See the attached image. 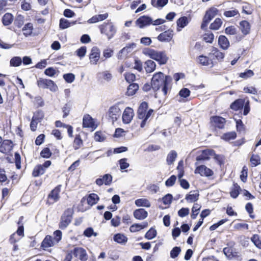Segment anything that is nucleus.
<instances>
[{"instance_id":"nucleus-1","label":"nucleus","mask_w":261,"mask_h":261,"mask_svg":"<svg viewBox=\"0 0 261 261\" xmlns=\"http://www.w3.org/2000/svg\"><path fill=\"white\" fill-rule=\"evenodd\" d=\"M172 78L164 76L161 72L154 74L151 79V87L154 92L161 89L164 96H166L171 89Z\"/></svg>"},{"instance_id":"nucleus-2","label":"nucleus","mask_w":261,"mask_h":261,"mask_svg":"<svg viewBox=\"0 0 261 261\" xmlns=\"http://www.w3.org/2000/svg\"><path fill=\"white\" fill-rule=\"evenodd\" d=\"M143 53L157 61L160 65L165 64L168 60L165 52L163 51H157L147 48L143 50Z\"/></svg>"},{"instance_id":"nucleus-3","label":"nucleus","mask_w":261,"mask_h":261,"mask_svg":"<svg viewBox=\"0 0 261 261\" xmlns=\"http://www.w3.org/2000/svg\"><path fill=\"white\" fill-rule=\"evenodd\" d=\"M218 10L215 7H211L205 11L200 27L202 30L207 29L208 24L218 14Z\"/></svg>"},{"instance_id":"nucleus-4","label":"nucleus","mask_w":261,"mask_h":261,"mask_svg":"<svg viewBox=\"0 0 261 261\" xmlns=\"http://www.w3.org/2000/svg\"><path fill=\"white\" fill-rule=\"evenodd\" d=\"M73 214V210L71 208H67L64 212L59 223L60 228L64 229L69 225L71 222Z\"/></svg>"},{"instance_id":"nucleus-5","label":"nucleus","mask_w":261,"mask_h":261,"mask_svg":"<svg viewBox=\"0 0 261 261\" xmlns=\"http://www.w3.org/2000/svg\"><path fill=\"white\" fill-rule=\"evenodd\" d=\"M100 33L105 34L108 40L112 38L116 33V29L112 22L103 23L99 27Z\"/></svg>"},{"instance_id":"nucleus-6","label":"nucleus","mask_w":261,"mask_h":261,"mask_svg":"<svg viewBox=\"0 0 261 261\" xmlns=\"http://www.w3.org/2000/svg\"><path fill=\"white\" fill-rule=\"evenodd\" d=\"M39 87L43 89H49L51 91L56 92L58 90V86L51 80L39 79L37 81Z\"/></svg>"},{"instance_id":"nucleus-7","label":"nucleus","mask_w":261,"mask_h":261,"mask_svg":"<svg viewBox=\"0 0 261 261\" xmlns=\"http://www.w3.org/2000/svg\"><path fill=\"white\" fill-rule=\"evenodd\" d=\"M153 22V19L148 15H142L136 20V24L140 29H143L150 25Z\"/></svg>"},{"instance_id":"nucleus-8","label":"nucleus","mask_w":261,"mask_h":261,"mask_svg":"<svg viewBox=\"0 0 261 261\" xmlns=\"http://www.w3.org/2000/svg\"><path fill=\"white\" fill-rule=\"evenodd\" d=\"M74 256L81 261H86L88 259V255L85 249L82 247H75L72 250Z\"/></svg>"},{"instance_id":"nucleus-9","label":"nucleus","mask_w":261,"mask_h":261,"mask_svg":"<svg viewBox=\"0 0 261 261\" xmlns=\"http://www.w3.org/2000/svg\"><path fill=\"white\" fill-rule=\"evenodd\" d=\"M173 31L170 29L160 34L157 37L158 40L160 42H170L173 36Z\"/></svg>"},{"instance_id":"nucleus-10","label":"nucleus","mask_w":261,"mask_h":261,"mask_svg":"<svg viewBox=\"0 0 261 261\" xmlns=\"http://www.w3.org/2000/svg\"><path fill=\"white\" fill-rule=\"evenodd\" d=\"M121 115V110L117 103L111 107L109 110V116L112 119L113 122L117 120Z\"/></svg>"},{"instance_id":"nucleus-11","label":"nucleus","mask_w":261,"mask_h":261,"mask_svg":"<svg viewBox=\"0 0 261 261\" xmlns=\"http://www.w3.org/2000/svg\"><path fill=\"white\" fill-rule=\"evenodd\" d=\"M100 50L97 46H93L89 54V59L91 64H96L100 58Z\"/></svg>"},{"instance_id":"nucleus-12","label":"nucleus","mask_w":261,"mask_h":261,"mask_svg":"<svg viewBox=\"0 0 261 261\" xmlns=\"http://www.w3.org/2000/svg\"><path fill=\"white\" fill-rule=\"evenodd\" d=\"M134 116V111L130 107H127L124 111L122 115V121L124 123L128 124L133 119Z\"/></svg>"},{"instance_id":"nucleus-13","label":"nucleus","mask_w":261,"mask_h":261,"mask_svg":"<svg viewBox=\"0 0 261 261\" xmlns=\"http://www.w3.org/2000/svg\"><path fill=\"white\" fill-rule=\"evenodd\" d=\"M194 172L195 174H199L202 176H210L213 174V171L204 165L197 167Z\"/></svg>"},{"instance_id":"nucleus-14","label":"nucleus","mask_w":261,"mask_h":261,"mask_svg":"<svg viewBox=\"0 0 261 261\" xmlns=\"http://www.w3.org/2000/svg\"><path fill=\"white\" fill-rule=\"evenodd\" d=\"M13 143L11 140H4L2 141L0 145V152L7 154L12 149Z\"/></svg>"},{"instance_id":"nucleus-15","label":"nucleus","mask_w":261,"mask_h":261,"mask_svg":"<svg viewBox=\"0 0 261 261\" xmlns=\"http://www.w3.org/2000/svg\"><path fill=\"white\" fill-rule=\"evenodd\" d=\"M112 74L109 71L99 72L97 74V78L100 82H109L112 79Z\"/></svg>"},{"instance_id":"nucleus-16","label":"nucleus","mask_w":261,"mask_h":261,"mask_svg":"<svg viewBox=\"0 0 261 261\" xmlns=\"http://www.w3.org/2000/svg\"><path fill=\"white\" fill-rule=\"evenodd\" d=\"M214 151L211 149H205L202 150L201 153L196 158V160L197 162H201L205 160H208L210 159V156L213 155Z\"/></svg>"},{"instance_id":"nucleus-17","label":"nucleus","mask_w":261,"mask_h":261,"mask_svg":"<svg viewBox=\"0 0 261 261\" xmlns=\"http://www.w3.org/2000/svg\"><path fill=\"white\" fill-rule=\"evenodd\" d=\"M56 244L53 238L49 235H47L42 242L41 247L45 250L47 248L54 246Z\"/></svg>"},{"instance_id":"nucleus-18","label":"nucleus","mask_w":261,"mask_h":261,"mask_svg":"<svg viewBox=\"0 0 261 261\" xmlns=\"http://www.w3.org/2000/svg\"><path fill=\"white\" fill-rule=\"evenodd\" d=\"M211 121L215 127L221 129L224 127L226 122L224 118L218 116L212 117L211 118Z\"/></svg>"},{"instance_id":"nucleus-19","label":"nucleus","mask_w":261,"mask_h":261,"mask_svg":"<svg viewBox=\"0 0 261 261\" xmlns=\"http://www.w3.org/2000/svg\"><path fill=\"white\" fill-rule=\"evenodd\" d=\"M218 44L220 47L223 49L226 50L230 46L229 41L225 35H220L218 39Z\"/></svg>"},{"instance_id":"nucleus-20","label":"nucleus","mask_w":261,"mask_h":261,"mask_svg":"<svg viewBox=\"0 0 261 261\" xmlns=\"http://www.w3.org/2000/svg\"><path fill=\"white\" fill-rule=\"evenodd\" d=\"M191 18L187 16H181L176 21L177 31L179 32L181 30L186 27L189 23Z\"/></svg>"},{"instance_id":"nucleus-21","label":"nucleus","mask_w":261,"mask_h":261,"mask_svg":"<svg viewBox=\"0 0 261 261\" xmlns=\"http://www.w3.org/2000/svg\"><path fill=\"white\" fill-rule=\"evenodd\" d=\"M209 56L211 58L213 56V59H216L219 61H221L224 58V53L220 51L218 48L213 46L211 50V53L209 54Z\"/></svg>"},{"instance_id":"nucleus-22","label":"nucleus","mask_w":261,"mask_h":261,"mask_svg":"<svg viewBox=\"0 0 261 261\" xmlns=\"http://www.w3.org/2000/svg\"><path fill=\"white\" fill-rule=\"evenodd\" d=\"M148 109V103L145 102H142L138 109V117L139 119H142L145 117L147 115L146 111Z\"/></svg>"},{"instance_id":"nucleus-23","label":"nucleus","mask_w":261,"mask_h":261,"mask_svg":"<svg viewBox=\"0 0 261 261\" xmlns=\"http://www.w3.org/2000/svg\"><path fill=\"white\" fill-rule=\"evenodd\" d=\"M83 126L84 127L96 128L93 119L89 115L84 116L83 120Z\"/></svg>"},{"instance_id":"nucleus-24","label":"nucleus","mask_w":261,"mask_h":261,"mask_svg":"<svg viewBox=\"0 0 261 261\" xmlns=\"http://www.w3.org/2000/svg\"><path fill=\"white\" fill-rule=\"evenodd\" d=\"M245 99L241 98L236 99L230 105V108L236 111L242 110L245 104Z\"/></svg>"},{"instance_id":"nucleus-25","label":"nucleus","mask_w":261,"mask_h":261,"mask_svg":"<svg viewBox=\"0 0 261 261\" xmlns=\"http://www.w3.org/2000/svg\"><path fill=\"white\" fill-rule=\"evenodd\" d=\"M61 187L62 186L60 185L57 186L49 194L48 197L53 199L55 202L57 201L60 198L59 193L61 191Z\"/></svg>"},{"instance_id":"nucleus-26","label":"nucleus","mask_w":261,"mask_h":261,"mask_svg":"<svg viewBox=\"0 0 261 261\" xmlns=\"http://www.w3.org/2000/svg\"><path fill=\"white\" fill-rule=\"evenodd\" d=\"M240 29L244 35H247L250 33L251 25L247 20H242L240 22Z\"/></svg>"},{"instance_id":"nucleus-27","label":"nucleus","mask_w":261,"mask_h":261,"mask_svg":"<svg viewBox=\"0 0 261 261\" xmlns=\"http://www.w3.org/2000/svg\"><path fill=\"white\" fill-rule=\"evenodd\" d=\"M148 216V213L143 208H139L134 212V216L138 220H143Z\"/></svg>"},{"instance_id":"nucleus-28","label":"nucleus","mask_w":261,"mask_h":261,"mask_svg":"<svg viewBox=\"0 0 261 261\" xmlns=\"http://www.w3.org/2000/svg\"><path fill=\"white\" fill-rule=\"evenodd\" d=\"M33 24L31 22H28L23 27L22 30L23 32V34L26 37L30 36L32 34L33 30Z\"/></svg>"},{"instance_id":"nucleus-29","label":"nucleus","mask_w":261,"mask_h":261,"mask_svg":"<svg viewBox=\"0 0 261 261\" xmlns=\"http://www.w3.org/2000/svg\"><path fill=\"white\" fill-rule=\"evenodd\" d=\"M13 16L11 13H7L2 17V21L4 25L7 26L11 24L13 20Z\"/></svg>"},{"instance_id":"nucleus-30","label":"nucleus","mask_w":261,"mask_h":261,"mask_svg":"<svg viewBox=\"0 0 261 261\" xmlns=\"http://www.w3.org/2000/svg\"><path fill=\"white\" fill-rule=\"evenodd\" d=\"M198 197L199 193L197 191H191L189 194L186 195V199L189 202H193L198 200Z\"/></svg>"},{"instance_id":"nucleus-31","label":"nucleus","mask_w":261,"mask_h":261,"mask_svg":"<svg viewBox=\"0 0 261 261\" xmlns=\"http://www.w3.org/2000/svg\"><path fill=\"white\" fill-rule=\"evenodd\" d=\"M45 171L44 167L41 165H38L34 167L32 172V175L34 177H38L43 175Z\"/></svg>"},{"instance_id":"nucleus-32","label":"nucleus","mask_w":261,"mask_h":261,"mask_svg":"<svg viewBox=\"0 0 261 261\" xmlns=\"http://www.w3.org/2000/svg\"><path fill=\"white\" fill-rule=\"evenodd\" d=\"M177 156V152L175 150H171L167 155L166 159L167 164L168 165H171L173 164Z\"/></svg>"},{"instance_id":"nucleus-33","label":"nucleus","mask_w":261,"mask_h":261,"mask_svg":"<svg viewBox=\"0 0 261 261\" xmlns=\"http://www.w3.org/2000/svg\"><path fill=\"white\" fill-rule=\"evenodd\" d=\"M99 198L98 196L94 193L90 194L87 198V202L89 205H93L97 203Z\"/></svg>"},{"instance_id":"nucleus-34","label":"nucleus","mask_w":261,"mask_h":261,"mask_svg":"<svg viewBox=\"0 0 261 261\" xmlns=\"http://www.w3.org/2000/svg\"><path fill=\"white\" fill-rule=\"evenodd\" d=\"M139 87L137 84L133 83L129 85L127 90V95L128 96H132L134 95L137 91L138 90Z\"/></svg>"},{"instance_id":"nucleus-35","label":"nucleus","mask_w":261,"mask_h":261,"mask_svg":"<svg viewBox=\"0 0 261 261\" xmlns=\"http://www.w3.org/2000/svg\"><path fill=\"white\" fill-rule=\"evenodd\" d=\"M168 3V0H151V4L155 8H163Z\"/></svg>"},{"instance_id":"nucleus-36","label":"nucleus","mask_w":261,"mask_h":261,"mask_svg":"<svg viewBox=\"0 0 261 261\" xmlns=\"http://www.w3.org/2000/svg\"><path fill=\"white\" fill-rule=\"evenodd\" d=\"M135 204L138 206H144L146 207L150 206V203L147 199H138L135 200Z\"/></svg>"},{"instance_id":"nucleus-37","label":"nucleus","mask_w":261,"mask_h":261,"mask_svg":"<svg viewBox=\"0 0 261 261\" xmlns=\"http://www.w3.org/2000/svg\"><path fill=\"white\" fill-rule=\"evenodd\" d=\"M114 240L119 244H125L127 241V238L123 234L117 233L114 236Z\"/></svg>"},{"instance_id":"nucleus-38","label":"nucleus","mask_w":261,"mask_h":261,"mask_svg":"<svg viewBox=\"0 0 261 261\" xmlns=\"http://www.w3.org/2000/svg\"><path fill=\"white\" fill-rule=\"evenodd\" d=\"M222 21L220 18H217L210 25V29L212 30H218L221 27Z\"/></svg>"},{"instance_id":"nucleus-39","label":"nucleus","mask_w":261,"mask_h":261,"mask_svg":"<svg viewBox=\"0 0 261 261\" xmlns=\"http://www.w3.org/2000/svg\"><path fill=\"white\" fill-rule=\"evenodd\" d=\"M24 17L23 16L20 14H18L14 19V25L18 28H20L24 23Z\"/></svg>"},{"instance_id":"nucleus-40","label":"nucleus","mask_w":261,"mask_h":261,"mask_svg":"<svg viewBox=\"0 0 261 261\" xmlns=\"http://www.w3.org/2000/svg\"><path fill=\"white\" fill-rule=\"evenodd\" d=\"M70 27L69 20L64 18H61L59 20V28L64 30Z\"/></svg>"},{"instance_id":"nucleus-41","label":"nucleus","mask_w":261,"mask_h":261,"mask_svg":"<svg viewBox=\"0 0 261 261\" xmlns=\"http://www.w3.org/2000/svg\"><path fill=\"white\" fill-rule=\"evenodd\" d=\"M240 190V186L237 184H234L233 187L230 193L231 197L233 198H236L239 194Z\"/></svg>"},{"instance_id":"nucleus-42","label":"nucleus","mask_w":261,"mask_h":261,"mask_svg":"<svg viewBox=\"0 0 261 261\" xmlns=\"http://www.w3.org/2000/svg\"><path fill=\"white\" fill-rule=\"evenodd\" d=\"M214 39V35L212 32L205 33L203 35V40L206 43H212Z\"/></svg>"},{"instance_id":"nucleus-43","label":"nucleus","mask_w":261,"mask_h":261,"mask_svg":"<svg viewBox=\"0 0 261 261\" xmlns=\"http://www.w3.org/2000/svg\"><path fill=\"white\" fill-rule=\"evenodd\" d=\"M245 5L242 7V13L247 15H250L252 13V9L251 5L247 2H244Z\"/></svg>"},{"instance_id":"nucleus-44","label":"nucleus","mask_w":261,"mask_h":261,"mask_svg":"<svg viewBox=\"0 0 261 261\" xmlns=\"http://www.w3.org/2000/svg\"><path fill=\"white\" fill-rule=\"evenodd\" d=\"M237 137L236 133L234 132H231L225 133L223 135L222 138L226 141L234 139Z\"/></svg>"},{"instance_id":"nucleus-45","label":"nucleus","mask_w":261,"mask_h":261,"mask_svg":"<svg viewBox=\"0 0 261 261\" xmlns=\"http://www.w3.org/2000/svg\"><path fill=\"white\" fill-rule=\"evenodd\" d=\"M156 231L155 229L151 228L145 234V238L148 240H151L156 236Z\"/></svg>"},{"instance_id":"nucleus-46","label":"nucleus","mask_w":261,"mask_h":261,"mask_svg":"<svg viewBox=\"0 0 261 261\" xmlns=\"http://www.w3.org/2000/svg\"><path fill=\"white\" fill-rule=\"evenodd\" d=\"M201 206L198 203H194L192 208V214L191 216L192 219H195L197 215L198 214V211L200 209Z\"/></svg>"},{"instance_id":"nucleus-47","label":"nucleus","mask_w":261,"mask_h":261,"mask_svg":"<svg viewBox=\"0 0 261 261\" xmlns=\"http://www.w3.org/2000/svg\"><path fill=\"white\" fill-rule=\"evenodd\" d=\"M83 145V141L80 136H76L74 139L73 146L75 150L79 149Z\"/></svg>"},{"instance_id":"nucleus-48","label":"nucleus","mask_w":261,"mask_h":261,"mask_svg":"<svg viewBox=\"0 0 261 261\" xmlns=\"http://www.w3.org/2000/svg\"><path fill=\"white\" fill-rule=\"evenodd\" d=\"M181 252V248L179 247H174L171 250L170 255L172 258H175L178 256L180 252Z\"/></svg>"},{"instance_id":"nucleus-49","label":"nucleus","mask_w":261,"mask_h":261,"mask_svg":"<svg viewBox=\"0 0 261 261\" xmlns=\"http://www.w3.org/2000/svg\"><path fill=\"white\" fill-rule=\"evenodd\" d=\"M21 58L19 56H15L10 61V65H21Z\"/></svg>"},{"instance_id":"nucleus-50","label":"nucleus","mask_w":261,"mask_h":261,"mask_svg":"<svg viewBox=\"0 0 261 261\" xmlns=\"http://www.w3.org/2000/svg\"><path fill=\"white\" fill-rule=\"evenodd\" d=\"M86 51L87 47L85 46H83L78 48L76 50L75 53L77 56H78L80 58H82L85 56Z\"/></svg>"},{"instance_id":"nucleus-51","label":"nucleus","mask_w":261,"mask_h":261,"mask_svg":"<svg viewBox=\"0 0 261 261\" xmlns=\"http://www.w3.org/2000/svg\"><path fill=\"white\" fill-rule=\"evenodd\" d=\"M225 33L227 35H233L237 34V30L234 26L231 25L225 28Z\"/></svg>"},{"instance_id":"nucleus-52","label":"nucleus","mask_w":261,"mask_h":261,"mask_svg":"<svg viewBox=\"0 0 261 261\" xmlns=\"http://www.w3.org/2000/svg\"><path fill=\"white\" fill-rule=\"evenodd\" d=\"M63 79L67 83H71L75 79V75L71 73L64 74L63 75Z\"/></svg>"},{"instance_id":"nucleus-53","label":"nucleus","mask_w":261,"mask_h":261,"mask_svg":"<svg viewBox=\"0 0 261 261\" xmlns=\"http://www.w3.org/2000/svg\"><path fill=\"white\" fill-rule=\"evenodd\" d=\"M254 74L253 72L251 70H247L244 72H241L239 74V76L241 78L246 79L250 77Z\"/></svg>"},{"instance_id":"nucleus-54","label":"nucleus","mask_w":261,"mask_h":261,"mask_svg":"<svg viewBox=\"0 0 261 261\" xmlns=\"http://www.w3.org/2000/svg\"><path fill=\"white\" fill-rule=\"evenodd\" d=\"M250 162L253 166H256L260 164L259 156L258 155L253 154L250 158Z\"/></svg>"},{"instance_id":"nucleus-55","label":"nucleus","mask_w":261,"mask_h":261,"mask_svg":"<svg viewBox=\"0 0 261 261\" xmlns=\"http://www.w3.org/2000/svg\"><path fill=\"white\" fill-rule=\"evenodd\" d=\"M190 90L189 89L184 88L179 91L178 94L181 97L187 98L190 95Z\"/></svg>"},{"instance_id":"nucleus-56","label":"nucleus","mask_w":261,"mask_h":261,"mask_svg":"<svg viewBox=\"0 0 261 261\" xmlns=\"http://www.w3.org/2000/svg\"><path fill=\"white\" fill-rule=\"evenodd\" d=\"M199 61L201 65H208L209 64V58L203 55L199 56Z\"/></svg>"},{"instance_id":"nucleus-57","label":"nucleus","mask_w":261,"mask_h":261,"mask_svg":"<svg viewBox=\"0 0 261 261\" xmlns=\"http://www.w3.org/2000/svg\"><path fill=\"white\" fill-rule=\"evenodd\" d=\"M172 198L173 197L171 194H167L163 197L162 201L164 204L169 205L172 202Z\"/></svg>"},{"instance_id":"nucleus-58","label":"nucleus","mask_w":261,"mask_h":261,"mask_svg":"<svg viewBox=\"0 0 261 261\" xmlns=\"http://www.w3.org/2000/svg\"><path fill=\"white\" fill-rule=\"evenodd\" d=\"M104 184L105 185L109 186L112 181V176L110 174H106L102 176Z\"/></svg>"},{"instance_id":"nucleus-59","label":"nucleus","mask_w":261,"mask_h":261,"mask_svg":"<svg viewBox=\"0 0 261 261\" xmlns=\"http://www.w3.org/2000/svg\"><path fill=\"white\" fill-rule=\"evenodd\" d=\"M176 180V176L173 175L171 176L165 182V185L167 187H171L174 185Z\"/></svg>"},{"instance_id":"nucleus-60","label":"nucleus","mask_w":261,"mask_h":261,"mask_svg":"<svg viewBox=\"0 0 261 261\" xmlns=\"http://www.w3.org/2000/svg\"><path fill=\"white\" fill-rule=\"evenodd\" d=\"M119 163L120 164V167L121 170L125 169L127 168L129 166V163H128L127 162V159H126V158H123V159H120L119 161Z\"/></svg>"},{"instance_id":"nucleus-61","label":"nucleus","mask_w":261,"mask_h":261,"mask_svg":"<svg viewBox=\"0 0 261 261\" xmlns=\"http://www.w3.org/2000/svg\"><path fill=\"white\" fill-rule=\"evenodd\" d=\"M51 154L52 153L50 149L46 147L44 148L41 151L40 155L44 158H49L51 156Z\"/></svg>"},{"instance_id":"nucleus-62","label":"nucleus","mask_w":261,"mask_h":261,"mask_svg":"<svg viewBox=\"0 0 261 261\" xmlns=\"http://www.w3.org/2000/svg\"><path fill=\"white\" fill-rule=\"evenodd\" d=\"M247 168L246 166H244L243 167L241 174L240 175V179L244 182H245L247 180Z\"/></svg>"},{"instance_id":"nucleus-63","label":"nucleus","mask_w":261,"mask_h":261,"mask_svg":"<svg viewBox=\"0 0 261 261\" xmlns=\"http://www.w3.org/2000/svg\"><path fill=\"white\" fill-rule=\"evenodd\" d=\"M54 234L53 240L57 244L62 239V232L59 230H57L54 232Z\"/></svg>"},{"instance_id":"nucleus-64","label":"nucleus","mask_w":261,"mask_h":261,"mask_svg":"<svg viewBox=\"0 0 261 261\" xmlns=\"http://www.w3.org/2000/svg\"><path fill=\"white\" fill-rule=\"evenodd\" d=\"M84 234L87 237H90L92 235L94 236H97V233L94 232L93 231V229L91 227H89L86 229L84 232Z\"/></svg>"}]
</instances>
